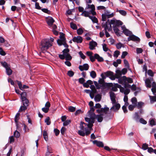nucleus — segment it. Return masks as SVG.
<instances>
[{"label":"nucleus","mask_w":156,"mask_h":156,"mask_svg":"<svg viewBox=\"0 0 156 156\" xmlns=\"http://www.w3.org/2000/svg\"><path fill=\"white\" fill-rule=\"evenodd\" d=\"M104 74L106 76H111L113 74V73L111 71H108L107 72L105 73Z\"/></svg>","instance_id":"nucleus-37"},{"label":"nucleus","mask_w":156,"mask_h":156,"mask_svg":"<svg viewBox=\"0 0 156 156\" xmlns=\"http://www.w3.org/2000/svg\"><path fill=\"white\" fill-rule=\"evenodd\" d=\"M140 122L141 123L144 124H146L147 123V121L143 118L140 119Z\"/></svg>","instance_id":"nucleus-58"},{"label":"nucleus","mask_w":156,"mask_h":156,"mask_svg":"<svg viewBox=\"0 0 156 156\" xmlns=\"http://www.w3.org/2000/svg\"><path fill=\"white\" fill-rule=\"evenodd\" d=\"M101 97V95L97 94L94 97V100L96 102H99L100 101Z\"/></svg>","instance_id":"nucleus-23"},{"label":"nucleus","mask_w":156,"mask_h":156,"mask_svg":"<svg viewBox=\"0 0 156 156\" xmlns=\"http://www.w3.org/2000/svg\"><path fill=\"white\" fill-rule=\"evenodd\" d=\"M53 45V43L50 42L48 39H44L41 41L40 48L42 51H46Z\"/></svg>","instance_id":"nucleus-3"},{"label":"nucleus","mask_w":156,"mask_h":156,"mask_svg":"<svg viewBox=\"0 0 156 156\" xmlns=\"http://www.w3.org/2000/svg\"><path fill=\"white\" fill-rule=\"evenodd\" d=\"M113 30L117 34L119 33V29L116 27H113Z\"/></svg>","instance_id":"nucleus-55"},{"label":"nucleus","mask_w":156,"mask_h":156,"mask_svg":"<svg viewBox=\"0 0 156 156\" xmlns=\"http://www.w3.org/2000/svg\"><path fill=\"white\" fill-rule=\"evenodd\" d=\"M90 76L93 78H94L96 76V74L94 71H92L90 73Z\"/></svg>","instance_id":"nucleus-35"},{"label":"nucleus","mask_w":156,"mask_h":156,"mask_svg":"<svg viewBox=\"0 0 156 156\" xmlns=\"http://www.w3.org/2000/svg\"><path fill=\"white\" fill-rule=\"evenodd\" d=\"M143 51V50L141 48H137L136 49V52L138 54L141 53Z\"/></svg>","instance_id":"nucleus-64"},{"label":"nucleus","mask_w":156,"mask_h":156,"mask_svg":"<svg viewBox=\"0 0 156 156\" xmlns=\"http://www.w3.org/2000/svg\"><path fill=\"white\" fill-rule=\"evenodd\" d=\"M122 28L123 30V32L126 36H130V35L131 34V33L130 31H129L127 29L123 27H122Z\"/></svg>","instance_id":"nucleus-20"},{"label":"nucleus","mask_w":156,"mask_h":156,"mask_svg":"<svg viewBox=\"0 0 156 156\" xmlns=\"http://www.w3.org/2000/svg\"><path fill=\"white\" fill-rule=\"evenodd\" d=\"M110 24L111 25L112 24L114 25L115 27L116 26H119L121 25L122 24V23L119 20H117L115 19H113L111 20L110 22L109 21Z\"/></svg>","instance_id":"nucleus-11"},{"label":"nucleus","mask_w":156,"mask_h":156,"mask_svg":"<svg viewBox=\"0 0 156 156\" xmlns=\"http://www.w3.org/2000/svg\"><path fill=\"white\" fill-rule=\"evenodd\" d=\"M116 47L118 49H120L121 47H124L123 44L121 43H119L117 44H116Z\"/></svg>","instance_id":"nucleus-42"},{"label":"nucleus","mask_w":156,"mask_h":156,"mask_svg":"<svg viewBox=\"0 0 156 156\" xmlns=\"http://www.w3.org/2000/svg\"><path fill=\"white\" fill-rule=\"evenodd\" d=\"M60 39L58 40L57 42L59 45H63L66 48H67L68 45L66 43V39L65 37V34L62 33H60Z\"/></svg>","instance_id":"nucleus-5"},{"label":"nucleus","mask_w":156,"mask_h":156,"mask_svg":"<svg viewBox=\"0 0 156 156\" xmlns=\"http://www.w3.org/2000/svg\"><path fill=\"white\" fill-rule=\"evenodd\" d=\"M20 95L22 100L27 98L26 97L27 94L26 93L23 92L20 94Z\"/></svg>","instance_id":"nucleus-32"},{"label":"nucleus","mask_w":156,"mask_h":156,"mask_svg":"<svg viewBox=\"0 0 156 156\" xmlns=\"http://www.w3.org/2000/svg\"><path fill=\"white\" fill-rule=\"evenodd\" d=\"M6 72L7 75H10L12 74V70L10 69L9 67L6 69Z\"/></svg>","instance_id":"nucleus-31"},{"label":"nucleus","mask_w":156,"mask_h":156,"mask_svg":"<svg viewBox=\"0 0 156 156\" xmlns=\"http://www.w3.org/2000/svg\"><path fill=\"white\" fill-rule=\"evenodd\" d=\"M27 106H21L19 110V112L23 111L27 109Z\"/></svg>","instance_id":"nucleus-47"},{"label":"nucleus","mask_w":156,"mask_h":156,"mask_svg":"<svg viewBox=\"0 0 156 156\" xmlns=\"http://www.w3.org/2000/svg\"><path fill=\"white\" fill-rule=\"evenodd\" d=\"M89 18L92 20L93 22L94 23H97L98 22L97 19L94 16H89Z\"/></svg>","instance_id":"nucleus-27"},{"label":"nucleus","mask_w":156,"mask_h":156,"mask_svg":"<svg viewBox=\"0 0 156 156\" xmlns=\"http://www.w3.org/2000/svg\"><path fill=\"white\" fill-rule=\"evenodd\" d=\"M49 109L48 108L45 107L43 108L42 109V111L45 113H47L48 112Z\"/></svg>","instance_id":"nucleus-62"},{"label":"nucleus","mask_w":156,"mask_h":156,"mask_svg":"<svg viewBox=\"0 0 156 156\" xmlns=\"http://www.w3.org/2000/svg\"><path fill=\"white\" fill-rule=\"evenodd\" d=\"M109 108L108 107H105L104 108H101L100 109H98L96 111L100 114L95 115V118L97 119L98 121L99 122H101L103 120V116L107 114L109 111Z\"/></svg>","instance_id":"nucleus-2"},{"label":"nucleus","mask_w":156,"mask_h":156,"mask_svg":"<svg viewBox=\"0 0 156 156\" xmlns=\"http://www.w3.org/2000/svg\"><path fill=\"white\" fill-rule=\"evenodd\" d=\"M70 27L73 30H76L77 29V27L76 24L74 23L73 22L70 23Z\"/></svg>","instance_id":"nucleus-33"},{"label":"nucleus","mask_w":156,"mask_h":156,"mask_svg":"<svg viewBox=\"0 0 156 156\" xmlns=\"http://www.w3.org/2000/svg\"><path fill=\"white\" fill-rule=\"evenodd\" d=\"M67 75L70 77H72L74 75V73L72 71L69 70L68 72Z\"/></svg>","instance_id":"nucleus-48"},{"label":"nucleus","mask_w":156,"mask_h":156,"mask_svg":"<svg viewBox=\"0 0 156 156\" xmlns=\"http://www.w3.org/2000/svg\"><path fill=\"white\" fill-rule=\"evenodd\" d=\"M149 97L150 100V102L151 103H153L154 102L156 101V97L152 96L150 95L149 96Z\"/></svg>","instance_id":"nucleus-25"},{"label":"nucleus","mask_w":156,"mask_h":156,"mask_svg":"<svg viewBox=\"0 0 156 156\" xmlns=\"http://www.w3.org/2000/svg\"><path fill=\"white\" fill-rule=\"evenodd\" d=\"M14 139L13 136H12L9 137V143L10 144L14 142Z\"/></svg>","instance_id":"nucleus-56"},{"label":"nucleus","mask_w":156,"mask_h":156,"mask_svg":"<svg viewBox=\"0 0 156 156\" xmlns=\"http://www.w3.org/2000/svg\"><path fill=\"white\" fill-rule=\"evenodd\" d=\"M0 54L3 56H4L6 54L5 52L1 48H0Z\"/></svg>","instance_id":"nucleus-60"},{"label":"nucleus","mask_w":156,"mask_h":156,"mask_svg":"<svg viewBox=\"0 0 156 156\" xmlns=\"http://www.w3.org/2000/svg\"><path fill=\"white\" fill-rule=\"evenodd\" d=\"M20 115V114L19 113H18L16 114L15 119V121L16 123L17 124L18 121L19 119V117Z\"/></svg>","instance_id":"nucleus-44"},{"label":"nucleus","mask_w":156,"mask_h":156,"mask_svg":"<svg viewBox=\"0 0 156 156\" xmlns=\"http://www.w3.org/2000/svg\"><path fill=\"white\" fill-rule=\"evenodd\" d=\"M144 104V103L142 102H139L138 103L137 105L136 104V106H137L138 108H142Z\"/></svg>","instance_id":"nucleus-43"},{"label":"nucleus","mask_w":156,"mask_h":156,"mask_svg":"<svg viewBox=\"0 0 156 156\" xmlns=\"http://www.w3.org/2000/svg\"><path fill=\"white\" fill-rule=\"evenodd\" d=\"M13 135L16 138H19L20 136V133L17 130L15 131Z\"/></svg>","instance_id":"nucleus-38"},{"label":"nucleus","mask_w":156,"mask_h":156,"mask_svg":"<svg viewBox=\"0 0 156 156\" xmlns=\"http://www.w3.org/2000/svg\"><path fill=\"white\" fill-rule=\"evenodd\" d=\"M104 14H105L106 16L107 17V18L112 17L114 16L113 13L110 14V12H105Z\"/></svg>","instance_id":"nucleus-29"},{"label":"nucleus","mask_w":156,"mask_h":156,"mask_svg":"<svg viewBox=\"0 0 156 156\" xmlns=\"http://www.w3.org/2000/svg\"><path fill=\"white\" fill-rule=\"evenodd\" d=\"M150 122V124L152 126L154 125H155V120L153 119H151Z\"/></svg>","instance_id":"nucleus-63"},{"label":"nucleus","mask_w":156,"mask_h":156,"mask_svg":"<svg viewBox=\"0 0 156 156\" xmlns=\"http://www.w3.org/2000/svg\"><path fill=\"white\" fill-rule=\"evenodd\" d=\"M1 63L2 66L4 67L6 69L9 67V65L5 62H1Z\"/></svg>","instance_id":"nucleus-40"},{"label":"nucleus","mask_w":156,"mask_h":156,"mask_svg":"<svg viewBox=\"0 0 156 156\" xmlns=\"http://www.w3.org/2000/svg\"><path fill=\"white\" fill-rule=\"evenodd\" d=\"M133 82V80L132 78H127L126 77V79L125 80V83H131Z\"/></svg>","instance_id":"nucleus-34"},{"label":"nucleus","mask_w":156,"mask_h":156,"mask_svg":"<svg viewBox=\"0 0 156 156\" xmlns=\"http://www.w3.org/2000/svg\"><path fill=\"white\" fill-rule=\"evenodd\" d=\"M128 54V53L126 51H123L121 56V58H125L126 56Z\"/></svg>","instance_id":"nucleus-59"},{"label":"nucleus","mask_w":156,"mask_h":156,"mask_svg":"<svg viewBox=\"0 0 156 156\" xmlns=\"http://www.w3.org/2000/svg\"><path fill=\"white\" fill-rule=\"evenodd\" d=\"M101 76L102 77V79H100L98 81L99 83L103 86L105 87V85L104 82V80L105 78V77L104 76L103 74H101Z\"/></svg>","instance_id":"nucleus-22"},{"label":"nucleus","mask_w":156,"mask_h":156,"mask_svg":"<svg viewBox=\"0 0 156 156\" xmlns=\"http://www.w3.org/2000/svg\"><path fill=\"white\" fill-rule=\"evenodd\" d=\"M79 68L81 71H83L84 70H87L89 69V66L88 64H85L83 66H79Z\"/></svg>","instance_id":"nucleus-15"},{"label":"nucleus","mask_w":156,"mask_h":156,"mask_svg":"<svg viewBox=\"0 0 156 156\" xmlns=\"http://www.w3.org/2000/svg\"><path fill=\"white\" fill-rule=\"evenodd\" d=\"M93 142L94 144H96L97 146L99 147H104V144L102 142L98 141L97 140H95L93 141Z\"/></svg>","instance_id":"nucleus-19"},{"label":"nucleus","mask_w":156,"mask_h":156,"mask_svg":"<svg viewBox=\"0 0 156 156\" xmlns=\"http://www.w3.org/2000/svg\"><path fill=\"white\" fill-rule=\"evenodd\" d=\"M45 122L46 123V124L48 125H49L50 124L51 122L50 121V118L48 117H47V118L45 120Z\"/></svg>","instance_id":"nucleus-39"},{"label":"nucleus","mask_w":156,"mask_h":156,"mask_svg":"<svg viewBox=\"0 0 156 156\" xmlns=\"http://www.w3.org/2000/svg\"><path fill=\"white\" fill-rule=\"evenodd\" d=\"M117 87L120 89L121 92L124 93L125 94L127 95L130 92V90L129 88H125V87H122L121 85L118 84H117Z\"/></svg>","instance_id":"nucleus-8"},{"label":"nucleus","mask_w":156,"mask_h":156,"mask_svg":"<svg viewBox=\"0 0 156 156\" xmlns=\"http://www.w3.org/2000/svg\"><path fill=\"white\" fill-rule=\"evenodd\" d=\"M89 14H90L89 12L85 11H83L82 13V15L83 16H84L88 17H89V16H89Z\"/></svg>","instance_id":"nucleus-41"},{"label":"nucleus","mask_w":156,"mask_h":156,"mask_svg":"<svg viewBox=\"0 0 156 156\" xmlns=\"http://www.w3.org/2000/svg\"><path fill=\"white\" fill-rule=\"evenodd\" d=\"M119 13L123 16H125L126 14V12L123 10H120Z\"/></svg>","instance_id":"nucleus-52"},{"label":"nucleus","mask_w":156,"mask_h":156,"mask_svg":"<svg viewBox=\"0 0 156 156\" xmlns=\"http://www.w3.org/2000/svg\"><path fill=\"white\" fill-rule=\"evenodd\" d=\"M111 99L112 104H115L116 102V96L115 93L112 92H110L109 93Z\"/></svg>","instance_id":"nucleus-14"},{"label":"nucleus","mask_w":156,"mask_h":156,"mask_svg":"<svg viewBox=\"0 0 156 156\" xmlns=\"http://www.w3.org/2000/svg\"><path fill=\"white\" fill-rule=\"evenodd\" d=\"M102 27L104 28L106 37H110V35L107 32V30L109 31L112 29V26L109 23V20H108L105 23H103Z\"/></svg>","instance_id":"nucleus-4"},{"label":"nucleus","mask_w":156,"mask_h":156,"mask_svg":"<svg viewBox=\"0 0 156 156\" xmlns=\"http://www.w3.org/2000/svg\"><path fill=\"white\" fill-rule=\"evenodd\" d=\"M113 106L110 109L113 110L114 111H118L120 108V105L119 103H116L112 104Z\"/></svg>","instance_id":"nucleus-13"},{"label":"nucleus","mask_w":156,"mask_h":156,"mask_svg":"<svg viewBox=\"0 0 156 156\" xmlns=\"http://www.w3.org/2000/svg\"><path fill=\"white\" fill-rule=\"evenodd\" d=\"M69 50L68 48L64 49L62 51L63 54L65 56L66 59L67 60H70L72 59V57L69 53Z\"/></svg>","instance_id":"nucleus-9"},{"label":"nucleus","mask_w":156,"mask_h":156,"mask_svg":"<svg viewBox=\"0 0 156 156\" xmlns=\"http://www.w3.org/2000/svg\"><path fill=\"white\" fill-rule=\"evenodd\" d=\"M119 54L120 52L119 51H115L113 55L114 57L117 58L118 56L119 55Z\"/></svg>","instance_id":"nucleus-51"},{"label":"nucleus","mask_w":156,"mask_h":156,"mask_svg":"<svg viewBox=\"0 0 156 156\" xmlns=\"http://www.w3.org/2000/svg\"><path fill=\"white\" fill-rule=\"evenodd\" d=\"M77 33L79 35L81 34L83 32V31L82 29L81 28H79L77 30Z\"/></svg>","instance_id":"nucleus-57"},{"label":"nucleus","mask_w":156,"mask_h":156,"mask_svg":"<svg viewBox=\"0 0 156 156\" xmlns=\"http://www.w3.org/2000/svg\"><path fill=\"white\" fill-rule=\"evenodd\" d=\"M147 73L148 75L149 76H150L151 77H153L154 76V73L151 70V69L148 70Z\"/></svg>","instance_id":"nucleus-45"},{"label":"nucleus","mask_w":156,"mask_h":156,"mask_svg":"<svg viewBox=\"0 0 156 156\" xmlns=\"http://www.w3.org/2000/svg\"><path fill=\"white\" fill-rule=\"evenodd\" d=\"M148 145L146 143H144L143 144L142 149L144 150H145L147 149L148 148Z\"/></svg>","instance_id":"nucleus-36"},{"label":"nucleus","mask_w":156,"mask_h":156,"mask_svg":"<svg viewBox=\"0 0 156 156\" xmlns=\"http://www.w3.org/2000/svg\"><path fill=\"white\" fill-rule=\"evenodd\" d=\"M68 110L69 111L73 112L75 111L76 108L72 106H70L69 107Z\"/></svg>","instance_id":"nucleus-46"},{"label":"nucleus","mask_w":156,"mask_h":156,"mask_svg":"<svg viewBox=\"0 0 156 156\" xmlns=\"http://www.w3.org/2000/svg\"><path fill=\"white\" fill-rule=\"evenodd\" d=\"M23 102V105L24 106H27L28 105V103H29V101L27 99H24L22 100Z\"/></svg>","instance_id":"nucleus-26"},{"label":"nucleus","mask_w":156,"mask_h":156,"mask_svg":"<svg viewBox=\"0 0 156 156\" xmlns=\"http://www.w3.org/2000/svg\"><path fill=\"white\" fill-rule=\"evenodd\" d=\"M126 79V76H124L118 79V82L119 83L124 85V87L125 88H129L130 87V85L128 83H125Z\"/></svg>","instance_id":"nucleus-7"},{"label":"nucleus","mask_w":156,"mask_h":156,"mask_svg":"<svg viewBox=\"0 0 156 156\" xmlns=\"http://www.w3.org/2000/svg\"><path fill=\"white\" fill-rule=\"evenodd\" d=\"M128 41H134L139 42L140 41V39L138 37L132 35L130 36L128 38Z\"/></svg>","instance_id":"nucleus-12"},{"label":"nucleus","mask_w":156,"mask_h":156,"mask_svg":"<svg viewBox=\"0 0 156 156\" xmlns=\"http://www.w3.org/2000/svg\"><path fill=\"white\" fill-rule=\"evenodd\" d=\"M79 54L80 55L81 58L83 59H84L85 58L86 56L85 55L82 53V52L81 51H80L79 52Z\"/></svg>","instance_id":"nucleus-53"},{"label":"nucleus","mask_w":156,"mask_h":156,"mask_svg":"<svg viewBox=\"0 0 156 156\" xmlns=\"http://www.w3.org/2000/svg\"><path fill=\"white\" fill-rule=\"evenodd\" d=\"M131 101L132 102L133 105L136 106L137 104V99L135 97L132 98L131 99Z\"/></svg>","instance_id":"nucleus-30"},{"label":"nucleus","mask_w":156,"mask_h":156,"mask_svg":"<svg viewBox=\"0 0 156 156\" xmlns=\"http://www.w3.org/2000/svg\"><path fill=\"white\" fill-rule=\"evenodd\" d=\"M86 122H88V124L81 122L80 124V130L78 132V134L80 136H83L85 135L87 136L90 133V131L93 126V123L90 121V120L88 117L85 118Z\"/></svg>","instance_id":"nucleus-1"},{"label":"nucleus","mask_w":156,"mask_h":156,"mask_svg":"<svg viewBox=\"0 0 156 156\" xmlns=\"http://www.w3.org/2000/svg\"><path fill=\"white\" fill-rule=\"evenodd\" d=\"M153 80V78H151L150 80L149 78L146 79L145 81L146 86L147 87L150 88L151 87V81H152Z\"/></svg>","instance_id":"nucleus-17"},{"label":"nucleus","mask_w":156,"mask_h":156,"mask_svg":"<svg viewBox=\"0 0 156 156\" xmlns=\"http://www.w3.org/2000/svg\"><path fill=\"white\" fill-rule=\"evenodd\" d=\"M94 56L95 58L97 59L99 62H102L103 61V58L102 57H100L99 55L97 54H96L94 55Z\"/></svg>","instance_id":"nucleus-24"},{"label":"nucleus","mask_w":156,"mask_h":156,"mask_svg":"<svg viewBox=\"0 0 156 156\" xmlns=\"http://www.w3.org/2000/svg\"><path fill=\"white\" fill-rule=\"evenodd\" d=\"M54 20L52 17H50L48 18L47 20V22L48 25L51 26L52 25L53 23L54 22Z\"/></svg>","instance_id":"nucleus-21"},{"label":"nucleus","mask_w":156,"mask_h":156,"mask_svg":"<svg viewBox=\"0 0 156 156\" xmlns=\"http://www.w3.org/2000/svg\"><path fill=\"white\" fill-rule=\"evenodd\" d=\"M97 45V43L95 41H91L89 43V48L90 50H93Z\"/></svg>","instance_id":"nucleus-18"},{"label":"nucleus","mask_w":156,"mask_h":156,"mask_svg":"<svg viewBox=\"0 0 156 156\" xmlns=\"http://www.w3.org/2000/svg\"><path fill=\"white\" fill-rule=\"evenodd\" d=\"M95 110L94 107L90 108V111L88 112V115L89 117H88L90 120V121L93 123L94 122V119L95 118V114L94 112Z\"/></svg>","instance_id":"nucleus-6"},{"label":"nucleus","mask_w":156,"mask_h":156,"mask_svg":"<svg viewBox=\"0 0 156 156\" xmlns=\"http://www.w3.org/2000/svg\"><path fill=\"white\" fill-rule=\"evenodd\" d=\"M73 41L74 42H76L77 43H81L83 39L81 37L78 36L74 37L73 39Z\"/></svg>","instance_id":"nucleus-16"},{"label":"nucleus","mask_w":156,"mask_h":156,"mask_svg":"<svg viewBox=\"0 0 156 156\" xmlns=\"http://www.w3.org/2000/svg\"><path fill=\"white\" fill-rule=\"evenodd\" d=\"M103 50L105 51H107L108 50V48L107 47L106 44H103Z\"/></svg>","instance_id":"nucleus-54"},{"label":"nucleus","mask_w":156,"mask_h":156,"mask_svg":"<svg viewBox=\"0 0 156 156\" xmlns=\"http://www.w3.org/2000/svg\"><path fill=\"white\" fill-rule=\"evenodd\" d=\"M136 106L135 105H129L128 107V109H129L130 111H132L133 110L134 108Z\"/></svg>","instance_id":"nucleus-50"},{"label":"nucleus","mask_w":156,"mask_h":156,"mask_svg":"<svg viewBox=\"0 0 156 156\" xmlns=\"http://www.w3.org/2000/svg\"><path fill=\"white\" fill-rule=\"evenodd\" d=\"M91 9L90 12L93 15L96 14V12L94 11L95 6L93 4L90 5V4H87L86 9Z\"/></svg>","instance_id":"nucleus-10"},{"label":"nucleus","mask_w":156,"mask_h":156,"mask_svg":"<svg viewBox=\"0 0 156 156\" xmlns=\"http://www.w3.org/2000/svg\"><path fill=\"white\" fill-rule=\"evenodd\" d=\"M124 63L125 65V66L127 68H129V65L128 63V62L127 60L125 59L124 60Z\"/></svg>","instance_id":"nucleus-61"},{"label":"nucleus","mask_w":156,"mask_h":156,"mask_svg":"<svg viewBox=\"0 0 156 156\" xmlns=\"http://www.w3.org/2000/svg\"><path fill=\"white\" fill-rule=\"evenodd\" d=\"M70 122L71 121L70 120H67L64 122L63 123V125L64 126H66L68 125Z\"/></svg>","instance_id":"nucleus-49"},{"label":"nucleus","mask_w":156,"mask_h":156,"mask_svg":"<svg viewBox=\"0 0 156 156\" xmlns=\"http://www.w3.org/2000/svg\"><path fill=\"white\" fill-rule=\"evenodd\" d=\"M43 136L45 140L47 141L48 140V135L47 132L44 131L43 133Z\"/></svg>","instance_id":"nucleus-28"}]
</instances>
